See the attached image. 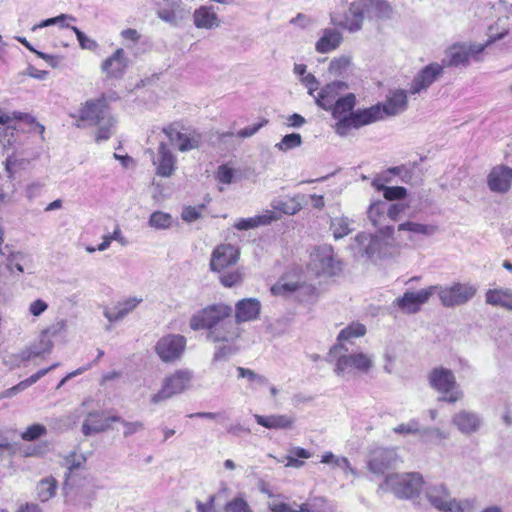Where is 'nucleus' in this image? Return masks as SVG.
Wrapping results in <instances>:
<instances>
[{
	"label": "nucleus",
	"instance_id": "63",
	"mask_svg": "<svg viewBox=\"0 0 512 512\" xmlns=\"http://www.w3.org/2000/svg\"><path fill=\"white\" fill-rule=\"evenodd\" d=\"M216 495H210L206 503L196 500L197 512H217L215 509Z\"/></svg>",
	"mask_w": 512,
	"mask_h": 512
},
{
	"label": "nucleus",
	"instance_id": "55",
	"mask_svg": "<svg viewBox=\"0 0 512 512\" xmlns=\"http://www.w3.org/2000/svg\"><path fill=\"white\" fill-rule=\"evenodd\" d=\"M71 30L75 33L77 40L79 41V45L82 49H87L90 51H95L97 49V42L88 38L79 28L76 26H71Z\"/></svg>",
	"mask_w": 512,
	"mask_h": 512
},
{
	"label": "nucleus",
	"instance_id": "2",
	"mask_svg": "<svg viewBox=\"0 0 512 512\" xmlns=\"http://www.w3.org/2000/svg\"><path fill=\"white\" fill-rule=\"evenodd\" d=\"M80 119L98 127L95 135L96 142L108 140L116 123L104 96L86 101L80 109Z\"/></svg>",
	"mask_w": 512,
	"mask_h": 512
},
{
	"label": "nucleus",
	"instance_id": "24",
	"mask_svg": "<svg viewBox=\"0 0 512 512\" xmlns=\"http://www.w3.org/2000/svg\"><path fill=\"white\" fill-rule=\"evenodd\" d=\"M41 344L43 345V349L30 346L19 354L11 355L9 359L4 361L5 364H10L12 367L20 366L22 362L28 361L33 357L49 354L53 348V342L46 336V333H43L41 336Z\"/></svg>",
	"mask_w": 512,
	"mask_h": 512
},
{
	"label": "nucleus",
	"instance_id": "53",
	"mask_svg": "<svg viewBox=\"0 0 512 512\" xmlns=\"http://www.w3.org/2000/svg\"><path fill=\"white\" fill-rule=\"evenodd\" d=\"M299 288V284L296 282L282 283L277 282L271 287V292L276 296H289Z\"/></svg>",
	"mask_w": 512,
	"mask_h": 512
},
{
	"label": "nucleus",
	"instance_id": "32",
	"mask_svg": "<svg viewBox=\"0 0 512 512\" xmlns=\"http://www.w3.org/2000/svg\"><path fill=\"white\" fill-rule=\"evenodd\" d=\"M343 41L342 34L333 28H326L322 31L321 37L315 44L318 53H329L337 49Z\"/></svg>",
	"mask_w": 512,
	"mask_h": 512
},
{
	"label": "nucleus",
	"instance_id": "38",
	"mask_svg": "<svg viewBox=\"0 0 512 512\" xmlns=\"http://www.w3.org/2000/svg\"><path fill=\"white\" fill-rule=\"evenodd\" d=\"M426 496L429 502L440 511L446 507L451 499L448 490L442 484L428 487L426 490Z\"/></svg>",
	"mask_w": 512,
	"mask_h": 512
},
{
	"label": "nucleus",
	"instance_id": "64",
	"mask_svg": "<svg viewBox=\"0 0 512 512\" xmlns=\"http://www.w3.org/2000/svg\"><path fill=\"white\" fill-rule=\"evenodd\" d=\"M301 82L308 88V93L310 95H314V92L318 90L319 82L316 79V77L311 73H308L305 76H303L301 78Z\"/></svg>",
	"mask_w": 512,
	"mask_h": 512
},
{
	"label": "nucleus",
	"instance_id": "9",
	"mask_svg": "<svg viewBox=\"0 0 512 512\" xmlns=\"http://www.w3.org/2000/svg\"><path fill=\"white\" fill-rule=\"evenodd\" d=\"M337 357L335 373L343 375L349 368L355 369L362 374H368L374 368V356L363 352H354L351 348L349 352H338V354H329Z\"/></svg>",
	"mask_w": 512,
	"mask_h": 512
},
{
	"label": "nucleus",
	"instance_id": "8",
	"mask_svg": "<svg viewBox=\"0 0 512 512\" xmlns=\"http://www.w3.org/2000/svg\"><path fill=\"white\" fill-rule=\"evenodd\" d=\"M381 119H383L381 104L371 106L367 109H358L348 114V116L341 118L335 124V132L344 137L351 128L358 129Z\"/></svg>",
	"mask_w": 512,
	"mask_h": 512
},
{
	"label": "nucleus",
	"instance_id": "40",
	"mask_svg": "<svg viewBox=\"0 0 512 512\" xmlns=\"http://www.w3.org/2000/svg\"><path fill=\"white\" fill-rule=\"evenodd\" d=\"M353 221L346 216L335 217L331 219L330 229L335 239H341L350 234L354 228Z\"/></svg>",
	"mask_w": 512,
	"mask_h": 512
},
{
	"label": "nucleus",
	"instance_id": "21",
	"mask_svg": "<svg viewBox=\"0 0 512 512\" xmlns=\"http://www.w3.org/2000/svg\"><path fill=\"white\" fill-rule=\"evenodd\" d=\"M397 461L395 450L388 448H377L372 451L368 468L373 474L381 475L391 469Z\"/></svg>",
	"mask_w": 512,
	"mask_h": 512
},
{
	"label": "nucleus",
	"instance_id": "46",
	"mask_svg": "<svg viewBox=\"0 0 512 512\" xmlns=\"http://www.w3.org/2000/svg\"><path fill=\"white\" fill-rule=\"evenodd\" d=\"M351 65V58L349 56H340L333 59L329 64V73L334 76H342L347 73Z\"/></svg>",
	"mask_w": 512,
	"mask_h": 512
},
{
	"label": "nucleus",
	"instance_id": "17",
	"mask_svg": "<svg viewBox=\"0 0 512 512\" xmlns=\"http://www.w3.org/2000/svg\"><path fill=\"white\" fill-rule=\"evenodd\" d=\"M240 251L231 244L218 245L212 252L210 259V269L215 272H221L225 268L234 265L239 260Z\"/></svg>",
	"mask_w": 512,
	"mask_h": 512
},
{
	"label": "nucleus",
	"instance_id": "48",
	"mask_svg": "<svg viewBox=\"0 0 512 512\" xmlns=\"http://www.w3.org/2000/svg\"><path fill=\"white\" fill-rule=\"evenodd\" d=\"M66 20L75 21L76 19L72 15L60 14L56 17L45 19V20L41 21L39 24H35L31 28V30L36 31L39 28H44V27H48L51 25H55V24H59L60 27H62V28H70L71 29V26L69 24L65 23Z\"/></svg>",
	"mask_w": 512,
	"mask_h": 512
},
{
	"label": "nucleus",
	"instance_id": "35",
	"mask_svg": "<svg viewBox=\"0 0 512 512\" xmlns=\"http://www.w3.org/2000/svg\"><path fill=\"white\" fill-rule=\"evenodd\" d=\"M487 304L512 311V290L489 289L485 294Z\"/></svg>",
	"mask_w": 512,
	"mask_h": 512
},
{
	"label": "nucleus",
	"instance_id": "36",
	"mask_svg": "<svg viewBox=\"0 0 512 512\" xmlns=\"http://www.w3.org/2000/svg\"><path fill=\"white\" fill-rule=\"evenodd\" d=\"M368 17L387 20L393 15V7L386 0H363Z\"/></svg>",
	"mask_w": 512,
	"mask_h": 512
},
{
	"label": "nucleus",
	"instance_id": "58",
	"mask_svg": "<svg viewBox=\"0 0 512 512\" xmlns=\"http://www.w3.org/2000/svg\"><path fill=\"white\" fill-rule=\"evenodd\" d=\"M24 259V255L20 252L11 253L7 258L6 267L9 271L13 272L16 269L18 272L22 273L23 267L21 262Z\"/></svg>",
	"mask_w": 512,
	"mask_h": 512
},
{
	"label": "nucleus",
	"instance_id": "59",
	"mask_svg": "<svg viewBox=\"0 0 512 512\" xmlns=\"http://www.w3.org/2000/svg\"><path fill=\"white\" fill-rule=\"evenodd\" d=\"M406 189L401 186H395V187H389L387 186L384 189V198L386 200L392 201V200H398L402 199L406 196Z\"/></svg>",
	"mask_w": 512,
	"mask_h": 512
},
{
	"label": "nucleus",
	"instance_id": "29",
	"mask_svg": "<svg viewBox=\"0 0 512 512\" xmlns=\"http://www.w3.org/2000/svg\"><path fill=\"white\" fill-rule=\"evenodd\" d=\"M122 421L120 416H111L102 420L98 413H89L82 424V433L85 436L97 434L110 429V422Z\"/></svg>",
	"mask_w": 512,
	"mask_h": 512
},
{
	"label": "nucleus",
	"instance_id": "62",
	"mask_svg": "<svg viewBox=\"0 0 512 512\" xmlns=\"http://www.w3.org/2000/svg\"><path fill=\"white\" fill-rule=\"evenodd\" d=\"M120 423H122L125 427V430H124V437H129L139 431H142L144 429V424L140 421H135V422H127L125 420L122 419V421H119Z\"/></svg>",
	"mask_w": 512,
	"mask_h": 512
},
{
	"label": "nucleus",
	"instance_id": "41",
	"mask_svg": "<svg viewBox=\"0 0 512 512\" xmlns=\"http://www.w3.org/2000/svg\"><path fill=\"white\" fill-rule=\"evenodd\" d=\"M387 202L383 200H378L373 202L367 211L368 218L371 223L377 227L382 225L387 218Z\"/></svg>",
	"mask_w": 512,
	"mask_h": 512
},
{
	"label": "nucleus",
	"instance_id": "33",
	"mask_svg": "<svg viewBox=\"0 0 512 512\" xmlns=\"http://www.w3.org/2000/svg\"><path fill=\"white\" fill-rule=\"evenodd\" d=\"M279 219V215L271 210L265 211L261 215H256L250 218H241L235 224L234 227L240 231H246L254 229L259 226H266Z\"/></svg>",
	"mask_w": 512,
	"mask_h": 512
},
{
	"label": "nucleus",
	"instance_id": "14",
	"mask_svg": "<svg viewBox=\"0 0 512 512\" xmlns=\"http://www.w3.org/2000/svg\"><path fill=\"white\" fill-rule=\"evenodd\" d=\"M444 74V66L438 62H432L421 68L410 83L408 93L411 95L420 94L440 79Z\"/></svg>",
	"mask_w": 512,
	"mask_h": 512
},
{
	"label": "nucleus",
	"instance_id": "37",
	"mask_svg": "<svg viewBox=\"0 0 512 512\" xmlns=\"http://www.w3.org/2000/svg\"><path fill=\"white\" fill-rule=\"evenodd\" d=\"M356 105V96L353 93H348L342 97H338L335 101L334 105H332L331 111L333 118L338 119V121L344 116H348L353 111V108Z\"/></svg>",
	"mask_w": 512,
	"mask_h": 512
},
{
	"label": "nucleus",
	"instance_id": "27",
	"mask_svg": "<svg viewBox=\"0 0 512 512\" xmlns=\"http://www.w3.org/2000/svg\"><path fill=\"white\" fill-rule=\"evenodd\" d=\"M407 106L408 99L407 92L405 90L396 89L390 91L385 103L381 105L382 116H396L404 112L407 109Z\"/></svg>",
	"mask_w": 512,
	"mask_h": 512
},
{
	"label": "nucleus",
	"instance_id": "11",
	"mask_svg": "<svg viewBox=\"0 0 512 512\" xmlns=\"http://www.w3.org/2000/svg\"><path fill=\"white\" fill-rule=\"evenodd\" d=\"M310 267L318 276H333L341 268L334 259L333 248L329 245L317 247L311 254Z\"/></svg>",
	"mask_w": 512,
	"mask_h": 512
},
{
	"label": "nucleus",
	"instance_id": "3",
	"mask_svg": "<svg viewBox=\"0 0 512 512\" xmlns=\"http://www.w3.org/2000/svg\"><path fill=\"white\" fill-rule=\"evenodd\" d=\"M504 33L498 34L496 37H490L485 43L476 42H456L449 46L444 53L441 64L446 67H468L470 59L476 62L482 61L481 54L485 49L504 37Z\"/></svg>",
	"mask_w": 512,
	"mask_h": 512
},
{
	"label": "nucleus",
	"instance_id": "56",
	"mask_svg": "<svg viewBox=\"0 0 512 512\" xmlns=\"http://www.w3.org/2000/svg\"><path fill=\"white\" fill-rule=\"evenodd\" d=\"M74 454L71 455V458H74ZM67 463L69 464L68 466V473L66 474V479L64 481V484H63V492H64V495L67 497L70 493V484H69V476H70V473L74 470V469H78L82 462L85 461V458L84 457H80V459L78 460H75V459H70V458H67L66 459Z\"/></svg>",
	"mask_w": 512,
	"mask_h": 512
},
{
	"label": "nucleus",
	"instance_id": "45",
	"mask_svg": "<svg viewBox=\"0 0 512 512\" xmlns=\"http://www.w3.org/2000/svg\"><path fill=\"white\" fill-rule=\"evenodd\" d=\"M474 499L459 500L450 499L443 512H474L475 509Z\"/></svg>",
	"mask_w": 512,
	"mask_h": 512
},
{
	"label": "nucleus",
	"instance_id": "42",
	"mask_svg": "<svg viewBox=\"0 0 512 512\" xmlns=\"http://www.w3.org/2000/svg\"><path fill=\"white\" fill-rule=\"evenodd\" d=\"M43 376H45V371H38L37 373L31 375L29 378L19 382L17 385L5 390L1 394L0 399L13 397L17 393L24 391L25 389L36 383Z\"/></svg>",
	"mask_w": 512,
	"mask_h": 512
},
{
	"label": "nucleus",
	"instance_id": "1",
	"mask_svg": "<svg viewBox=\"0 0 512 512\" xmlns=\"http://www.w3.org/2000/svg\"><path fill=\"white\" fill-rule=\"evenodd\" d=\"M233 309L224 303H215L199 310L190 318L192 330H207V339L213 343H224L213 356L220 361L234 354L238 348L236 341L241 337L242 329L232 319Z\"/></svg>",
	"mask_w": 512,
	"mask_h": 512
},
{
	"label": "nucleus",
	"instance_id": "5",
	"mask_svg": "<svg viewBox=\"0 0 512 512\" xmlns=\"http://www.w3.org/2000/svg\"><path fill=\"white\" fill-rule=\"evenodd\" d=\"M423 488V478L419 473L387 475L379 485V490L391 492L399 499H414Z\"/></svg>",
	"mask_w": 512,
	"mask_h": 512
},
{
	"label": "nucleus",
	"instance_id": "10",
	"mask_svg": "<svg viewBox=\"0 0 512 512\" xmlns=\"http://www.w3.org/2000/svg\"><path fill=\"white\" fill-rule=\"evenodd\" d=\"M186 338L179 334L161 337L155 345V352L164 363H174L181 359L186 349Z\"/></svg>",
	"mask_w": 512,
	"mask_h": 512
},
{
	"label": "nucleus",
	"instance_id": "16",
	"mask_svg": "<svg viewBox=\"0 0 512 512\" xmlns=\"http://www.w3.org/2000/svg\"><path fill=\"white\" fill-rule=\"evenodd\" d=\"M435 288L436 286H430L416 292L406 291L403 296L395 299L394 305L407 314L417 313L421 306L428 302L435 293Z\"/></svg>",
	"mask_w": 512,
	"mask_h": 512
},
{
	"label": "nucleus",
	"instance_id": "23",
	"mask_svg": "<svg viewBox=\"0 0 512 512\" xmlns=\"http://www.w3.org/2000/svg\"><path fill=\"white\" fill-rule=\"evenodd\" d=\"M128 67V59L125 57V52L122 48L116 51L101 65L102 72L109 78L120 79L124 76Z\"/></svg>",
	"mask_w": 512,
	"mask_h": 512
},
{
	"label": "nucleus",
	"instance_id": "60",
	"mask_svg": "<svg viewBox=\"0 0 512 512\" xmlns=\"http://www.w3.org/2000/svg\"><path fill=\"white\" fill-rule=\"evenodd\" d=\"M242 279L241 273L238 271L223 273L219 276V280L225 287H232L239 283Z\"/></svg>",
	"mask_w": 512,
	"mask_h": 512
},
{
	"label": "nucleus",
	"instance_id": "6",
	"mask_svg": "<svg viewBox=\"0 0 512 512\" xmlns=\"http://www.w3.org/2000/svg\"><path fill=\"white\" fill-rule=\"evenodd\" d=\"M428 379L430 386L442 395L440 401L454 404L463 399L464 393L451 370L444 367L434 368Z\"/></svg>",
	"mask_w": 512,
	"mask_h": 512
},
{
	"label": "nucleus",
	"instance_id": "30",
	"mask_svg": "<svg viewBox=\"0 0 512 512\" xmlns=\"http://www.w3.org/2000/svg\"><path fill=\"white\" fill-rule=\"evenodd\" d=\"M365 12L366 8L363 0L352 3L345 13L344 21L340 25L351 32L358 31L362 27Z\"/></svg>",
	"mask_w": 512,
	"mask_h": 512
},
{
	"label": "nucleus",
	"instance_id": "12",
	"mask_svg": "<svg viewBox=\"0 0 512 512\" xmlns=\"http://www.w3.org/2000/svg\"><path fill=\"white\" fill-rule=\"evenodd\" d=\"M191 379V371L186 369L176 371L164 380L162 389L151 397V402L157 404L183 392L189 386Z\"/></svg>",
	"mask_w": 512,
	"mask_h": 512
},
{
	"label": "nucleus",
	"instance_id": "31",
	"mask_svg": "<svg viewBox=\"0 0 512 512\" xmlns=\"http://www.w3.org/2000/svg\"><path fill=\"white\" fill-rule=\"evenodd\" d=\"M254 419L257 424L267 429H291L295 422V418L290 415H259L255 414Z\"/></svg>",
	"mask_w": 512,
	"mask_h": 512
},
{
	"label": "nucleus",
	"instance_id": "7",
	"mask_svg": "<svg viewBox=\"0 0 512 512\" xmlns=\"http://www.w3.org/2000/svg\"><path fill=\"white\" fill-rule=\"evenodd\" d=\"M441 304L447 308L458 307L468 303L477 294L476 285L469 282H453L450 285H435Z\"/></svg>",
	"mask_w": 512,
	"mask_h": 512
},
{
	"label": "nucleus",
	"instance_id": "61",
	"mask_svg": "<svg viewBox=\"0 0 512 512\" xmlns=\"http://www.w3.org/2000/svg\"><path fill=\"white\" fill-rule=\"evenodd\" d=\"M234 172L233 169L226 165H221L217 171V179L223 184H230L233 181Z\"/></svg>",
	"mask_w": 512,
	"mask_h": 512
},
{
	"label": "nucleus",
	"instance_id": "51",
	"mask_svg": "<svg viewBox=\"0 0 512 512\" xmlns=\"http://www.w3.org/2000/svg\"><path fill=\"white\" fill-rule=\"evenodd\" d=\"M225 512H254L243 497H235L224 506Z\"/></svg>",
	"mask_w": 512,
	"mask_h": 512
},
{
	"label": "nucleus",
	"instance_id": "19",
	"mask_svg": "<svg viewBox=\"0 0 512 512\" xmlns=\"http://www.w3.org/2000/svg\"><path fill=\"white\" fill-rule=\"evenodd\" d=\"M451 423L460 433L470 436L480 430L483 419L474 411L461 409L452 416Z\"/></svg>",
	"mask_w": 512,
	"mask_h": 512
},
{
	"label": "nucleus",
	"instance_id": "22",
	"mask_svg": "<svg viewBox=\"0 0 512 512\" xmlns=\"http://www.w3.org/2000/svg\"><path fill=\"white\" fill-rule=\"evenodd\" d=\"M348 89V85L344 81H333L325 85L315 97L316 104L322 109L329 111L332 109L339 95Z\"/></svg>",
	"mask_w": 512,
	"mask_h": 512
},
{
	"label": "nucleus",
	"instance_id": "26",
	"mask_svg": "<svg viewBox=\"0 0 512 512\" xmlns=\"http://www.w3.org/2000/svg\"><path fill=\"white\" fill-rule=\"evenodd\" d=\"M487 183L493 192H507L512 183V169L507 166L494 167L488 175Z\"/></svg>",
	"mask_w": 512,
	"mask_h": 512
},
{
	"label": "nucleus",
	"instance_id": "44",
	"mask_svg": "<svg viewBox=\"0 0 512 512\" xmlns=\"http://www.w3.org/2000/svg\"><path fill=\"white\" fill-rule=\"evenodd\" d=\"M399 231H408L414 234H422L426 236H431L436 233L437 227L434 225H427L415 222H404L398 226Z\"/></svg>",
	"mask_w": 512,
	"mask_h": 512
},
{
	"label": "nucleus",
	"instance_id": "49",
	"mask_svg": "<svg viewBox=\"0 0 512 512\" xmlns=\"http://www.w3.org/2000/svg\"><path fill=\"white\" fill-rule=\"evenodd\" d=\"M294 505L296 508L284 502L272 503L269 504V509L271 512H318L316 510H311L308 503H303L301 505L294 503Z\"/></svg>",
	"mask_w": 512,
	"mask_h": 512
},
{
	"label": "nucleus",
	"instance_id": "52",
	"mask_svg": "<svg viewBox=\"0 0 512 512\" xmlns=\"http://www.w3.org/2000/svg\"><path fill=\"white\" fill-rule=\"evenodd\" d=\"M47 434V429L42 424H33L21 434V438L25 441H34Z\"/></svg>",
	"mask_w": 512,
	"mask_h": 512
},
{
	"label": "nucleus",
	"instance_id": "57",
	"mask_svg": "<svg viewBox=\"0 0 512 512\" xmlns=\"http://www.w3.org/2000/svg\"><path fill=\"white\" fill-rule=\"evenodd\" d=\"M397 434H418L420 432L419 422L415 419L410 420L408 423H402L393 428Z\"/></svg>",
	"mask_w": 512,
	"mask_h": 512
},
{
	"label": "nucleus",
	"instance_id": "47",
	"mask_svg": "<svg viewBox=\"0 0 512 512\" xmlns=\"http://www.w3.org/2000/svg\"><path fill=\"white\" fill-rule=\"evenodd\" d=\"M302 144V136L299 133H291L285 135L280 142L276 143L275 148L281 152H287L291 149L300 147Z\"/></svg>",
	"mask_w": 512,
	"mask_h": 512
},
{
	"label": "nucleus",
	"instance_id": "20",
	"mask_svg": "<svg viewBox=\"0 0 512 512\" xmlns=\"http://www.w3.org/2000/svg\"><path fill=\"white\" fill-rule=\"evenodd\" d=\"M366 334V327L361 323H352L342 329L337 336V343L330 349L329 354L338 352H349L355 338L363 337Z\"/></svg>",
	"mask_w": 512,
	"mask_h": 512
},
{
	"label": "nucleus",
	"instance_id": "13",
	"mask_svg": "<svg viewBox=\"0 0 512 512\" xmlns=\"http://www.w3.org/2000/svg\"><path fill=\"white\" fill-rule=\"evenodd\" d=\"M156 14L172 27H179L189 19L190 9L181 0H163L158 4Z\"/></svg>",
	"mask_w": 512,
	"mask_h": 512
},
{
	"label": "nucleus",
	"instance_id": "28",
	"mask_svg": "<svg viewBox=\"0 0 512 512\" xmlns=\"http://www.w3.org/2000/svg\"><path fill=\"white\" fill-rule=\"evenodd\" d=\"M193 22L198 29H216L220 27L221 21L213 6H200L193 12Z\"/></svg>",
	"mask_w": 512,
	"mask_h": 512
},
{
	"label": "nucleus",
	"instance_id": "34",
	"mask_svg": "<svg viewBox=\"0 0 512 512\" xmlns=\"http://www.w3.org/2000/svg\"><path fill=\"white\" fill-rule=\"evenodd\" d=\"M142 301L136 297L128 298L122 302H119L113 309H105L104 316L110 322H116L123 319L126 315L132 312L137 305Z\"/></svg>",
	"mask_w": 512,
	"mask_h": 512
},
{
	"label": "nucleus",
	"instance_id": "54",
	"mask_svg": "<svg viewBox=\"0 0 512 512\" xmlns=\"http://www.w3.org/2000/svg\"><path fill=\"white\" fill-rule=\"evenodd\" d=\"M418 434L426 440H444L449 436L446 432L436 427L420 428V432Z\"/></svg>",
	"mask_w": 512,
	"mask_h": 512
},
{
	"label": "nucleus",
	"instance_id": "43",
	"mask_svg": "<svg viewBox=\"0 0 512 512\" xmlns=\"http://www.w3.org/2000/svg\"><path fill=\"white\" fill-rule=\"evenodd\" d=\"M148 224L154 229L165 230L172 226L173 217L169 213L155 211L150 215Z\"/></svg>",
	"mask_w": 512,
	"mask_h": 512
},
{
	"label": "nucleus",
	"instance_id": "4",
	"mask_svg": "<svg viewBox=\"0 0 512 512\" xmlns=\"http://www.w3.org/2000/svg\"><path fill=\"white\" fill-rule=\"evenodd\" d=\"M393 234V226L385 225L375 235H357L356 242L359 246V253L372 261L390 257L394 249Z\"/></svg>",
	"mask_w": 512,
	"mask_h": 512
},
{
	"label": "nucleus",
	"instance_id": "50",
	"mask_svg": "<svg viewBox=\"0 0 512 512\" xmlns=\"http://www.w3.org/2000/svg\"><path fill=\"white\" fill-rule=\"evenodd\" d=\"M237 372L239 378H247V380L251 383H255L259 386H264L268 384V379L265 376L257 374L255 371L251 369L238 367Z\"/></svg>",
	"mask_w": 512,
	"mask_h": 512
},
{
	"label": "nucleus",
	"instance_id": "15",
	"mask_svg": "<svg viewBox=\"0 0 512 512\" xmlns=\"http://www.w3.org/2000/svg\"><path fill=\"white\" fill-rule=\"evenodd\" d=\"M163 133L169 138L170 142L177 146L181 152H187L199 147L201 137L199 134L180 129L178 123H172L163 128Z\"/></svg>",
	"mask_w": 512,
	"mask_h": 512
},
{
	"label": "nucleus",
	"instance_id": "25",
	"mask_svg": "<svg viewBox=\"0 0 512 512\" xmlns=\"http://www.w3.org/2000/svg\"><path fill=\"white\" fill-rule=\"evenodd\" d=\"M261 311V303L256 298H245L239 300L235 305V320L237 325L256 320Z\"/></svg>",
	"mask_w": 512,
	"mask_h": 512
},
{
	"label": "nucleus",
	"instance_id": "18",
	"mask_svg": "<svg viewBox=\"0 0 512 512\" xmlns=\"http://www.w3.org/2000/svg\"><path fill=\"white\" fill-rule=\"evenodd\" d=\"M150 154L153 164L156 166V174L161 177H170L175 171L176 157L165 142H161L158 147L157 156L151 149L147 150Z\"/></svg>",
	"mask_w": 512,
	"mask_h": 512
},
{
	"label": "nucleus",
	"instance_id": "39",
	"mask_svg": "<svg viewBox=\"0 0 512 512\" xmlns=\"http://www.w3.org/2000/svg\"><path fill=\"white\" fill-rule=\"evenodd\" d=\"M57 487L58 482L54 477L50 476L41 479L36 486L37 498L41 502L49 501L55 496Z\"/></svg>",
	"mask_w": 512,
	"mask_h": 512
}]
</instances>
